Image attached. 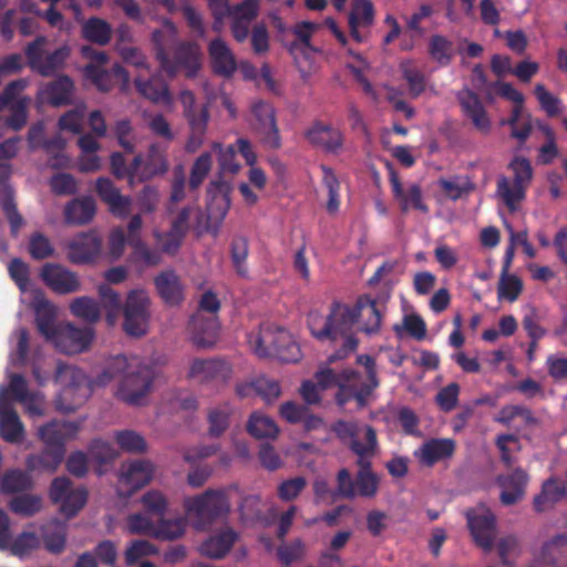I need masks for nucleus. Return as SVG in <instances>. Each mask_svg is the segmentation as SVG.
Returning a JSON list of instances; mask_svg holds the SVG:
<instances>
[{
  "instance_id": "obj_1",
  "label": "nucleus",
  "mask_w": 567,
  "mask_h": 567,
  "mask_svg": "<svg viewBox=\"0 0 567 567\" xmlns=\"http://www.w3.org/2000/svg\"><path fill=\"white\" fill-rule=\"evenodd\" d=\"M115 372H123L117 396L130 405H140L159 377L161 369L152 360L128 362L125 357L118 355L97 378V384L105 385L115 378Z\"/></svg>"
},
{
  "instance_id": "obj_2",
  "label": "nucleus",
  "mask_w": 567,
  "mask_h": 567,
  "mask_svg": "<svg viewBox=\"0 0 567 567\" xmlns=\"http://www.w3.org/2000/svg\"><path fill=\"white\" fill-rule=\"evenodd\" d=\"M249 343L259 358L276 357L282 362H298L301 358L299 344L284 328L262 324L256 334H250Z\"/></svg>"
},
{
  "instance_id": "obj_3",
  "label": "nucleus",
  "mask_w": 567,
  "mask_h": 567,
  "mask_svg": "<svg viewBox=\"0 0 567 567\" xmlns=\"http://www.w3.org/2000/svg\"><path fill=\"white\" fill-rule=\"evenodd\" d=\"M513 179L501 176L497 179L496 193L509 212H515L526 197V192L534 177V169L528 158L515 156L508 164Z\"/></svg>"
},
{
  "instance_id": "obj_4",
  "label": "nucleus",
  "mask_w": 567,
  "mask_h": 567,
  "mask_svg": "<svg viewBox=\"0 0 567 567\" xmlns=\"http://www.w3.org/2000/svg\"><path fill=\"white\" fill-rule=\"evenodd\" d=\"M55 382L63 386L56 400V409L64 413L74 412L90 394L85 373L73 365L59 362L55 370Z\"/></svg>"
},
{
  "instance_id": "obj_5",
  "label": "nucleus",
  "mask_w": 567,
  "mask_h": 567,
  "mask_svg": "<svg viewBox=\"0 0 567 567\" xmlns=\"http://www.w3.org/2000/svg\"><path fill=\"white\" fill-rule=\"evenodd\" d=\"M352 318L348 305L333 301L327 317L317 310H312L308 313L307 323L316 339L334 341L338 334L351 331Z\"/></svg>"
},
{
  "instance_id": "obj_6",
  "label": "nucleus",
  "mask_w": 567,
  "mask_h": 567,
  "mask_svg": "<svg viewBox=\"0 0 567 567\" xmlns=\"http://www.w3.org/2000/svg\"><path fill=\"white\" fill-rule=\"evenodd\" d=\"M184 507L187 514L197 518L198 524L203 527L227 516L230 511L226 492L213 488L199 495L186 497Z\"/></svg>"
},
{
  "instance_id": "obj_7",
  "label": "nucleus",
  "mask_w": 567,
  "mask_h": 567,
  "mask_svg": "<svg viewBox=\"0 0 567 567\" xmlns=\"http://www.w3.org/2000/svg\"><path fill=\"white\" fill-rule=\"evenodd\" d=\"M200 59V48L195 42L177 43L173 59L169 58L166 50L159 49L157 52L159 66L169 78L175 76L179 70H184L188 79L195 78L202 65Z\"/></svg>"
},
{
  "instance_id": "obj_8",
  "label": "nucleus",
  "mask_w": 567,
  "mask_h": 567,
  "mask_svg": "<svg viewBox=\"0 0 567 567\" xmlns=\"http://www.w3.org/2000/svg\"><path fill=\"white\" fill-rule=\"evenodd\" d=\"M151 299L144 290H132L123 306V329L132 337L146 334L151 318Z\"/></svg>"
},
{
  "instance_id": "obj_9",
  "label": "nucleus",
  "mask_w": 567,
  "mask_h": 567,
  "mask_svg": "<svg viewBox=\"0 0 567 567\" xmlns=\"http://www.w3.org/2000/svg\"><path fill=\"white\" fill-rule=\"evenodd\" d=\"M337 495L353 499L355 497L373 498L379 491L380 477L377 473L357 472L355 478L346 467L338 471L336 476Z\"/></svg>"
},
{
  "instance_id": "obj_10",
  "label": "nucleus",
  "mask_w": 567,
  "mask_h": 567,
  "mask_svg": "<svg viewBox=\"0 0 567 567\" xmlns=\"http://www.w3.org/2000/svg\"><path fill=\"white\" fill-rule=\"evenodd\" d=\"M49 496L53 504L60 505V512L71 518L86 504L87 491L84 487H73L70 478L59 476L52 481Z\"/></svg>"
},
{
  "instance_id": "obj_11",
  "label": "nucleus",
  "mask_w": 567,
  "mask_h": 567,
  "mask_svg": "<svg viewBox=\"0 0 567 567\" xmlns=\"http://www.w3.org/2000/svg\"><path fill=\"white\" fill-rule=\"evenodd\" d=\"M378 386L379 382L367 381L358 371L346 369L341 372L340 389L336 394V401L340 406H344L348 402L354 400L362 408Z\"/></svg>"
},
{
  "instance_id": "obj_12",
  "label": "nucleus",
  "mask_w": 567,
  "mask_h": 567,
  "mask_svg": "<svg viewBox=\"0 0 567 567\" xmlns=\"http://www.w3.org/2000/svg\"><path fill=\"white\" fill-rule=\"evenodd\" d=\"M465 516L475 544L489 551L496 537V517L493 512L485 506H477L467 509Z\"/></svg>"
},
{
  "instance_id": "obj_13",
  "label": "nucleus",
  "mask_w": 567,
  "mask_h": 567,
  "mask_svg": "<svg viewBox=\"0 0 567 567\" xmlns=\"http://www.w3.org/2000/svg\"><path fill=\"white\" fill-rule=\"evenodd\" d=\"M93 338V328H80L66 322L59 324L58 333L51 342L59 351L65 354H75L87 350Z\"/></svg>"
},
{
  "instance_id": "obj_14",
  "label": "nucleus",
  "mask_w": 567,
  "mask_h": 567,
  "mask_svg": "<svg viewBox=\"0 0 567 567\" xmlns=\"http://www.w3.org/2000/svg\"><path fill=\"white\" fill-rule=\"evenodd\" d=\"M254 127L261 136V141L268 148L278 150L281 147V137L276 122L274 106L265 101H257L251 105Z\"/></svg>"
},
{
  "instance_id": "obj_15",
  "label": "nucleus",
  "mask_w": 567,
  "mask_h": 567,
  "mask_svg": "<svg viewBox=\"0 0 567 567\" xmlns=\"http://www.w3.org/2000/svg\"><path fill=\"white\" fill-rule=\"evenodd\" d=\"M12 174V166L9 163H0V206L10 224V233L18 237L20 229L24 225V219L18 210L14 199V192L8 184Z\"/></svg>"
},
{
  "instance_id": "obj_16",
  "label": "nucleus",
  "mask_w": 567,
  "mask_h": 567,
  "mask_svg": "<svg viewBox=\"0 0 567 567\" xmlns=\"http://www.w3.org/2000/svg\"><path fill=\"white\" fill-rule=\"evenodd\" d=\"M258 13L259 0H243L240 3L230 6L227 16L230 19L231 35L238 43L248 39L251 22Z\"/></svg>"
},
{
  "instance_id": "obj_17",
  "label": "nucleus",
  "mask_w": 567,
  "mask_h": 567,
  "mask_svg": "<svg viewBox=\"0 0 567 567\" xmlns=\"http://www.w3.org/2000/svg\"><path fill=\"white\" fill-rule=\"evenodd\" d=\"M230 375V364L221 359H194L188 372L199 383H225Z\"/></svg>"
},
{
  "instance_id": "obj_18",
  "label": "nucleus",
  "mask_w": 567,
  "mask_h": 567,
  "mask_svg": "<svg viewBox=\"0 0 567 567\" xmlns=\"http://www.w3.org/2000/svg\"><path fill=\"white\" fill-rule=\"evenodd\" d=\"M306 140L316 147L322 148L326 153L338 154L343 147V133L330 124L316 121L306 132Z\"/></svg>"
},
{
  "instance_id": "obj_19",
  "label": "nucleus",
  "mask_w": 567,
  "mask_h": 567,
  "mask_svg": "<svg viewBox=\"0 0 567 567\" xmlns=\"http://www.w3.org/2000/svg\"><path fill=\"white\" fill-rule=\"evenodd\" d=\"M44 284L59 295H69L80 290V281L75 272L58 264H45L41 269Z\"/></svg>"
},
{
  "instance_id": "obj_20",
  "label": "nucleus",
  "mask_w": 567,
  "mask_h": 567,
  "mask_svg": "<svg viewBox=\"0 0 567 567\" xmlns=\"http://www.w3.org/2000/svg\"><path fill=\"white\" fill-rule=\"evenodd\" d=\"M348 310L351 317H353L351 320V329L358 319L363 316V332L367 334H377L380 331L383 313L378 308L377 300L372 299L370 296H360L353 307L348 306Z\"/></svg>"
},
{
  "instance_id": "obj_21",
  "label": "nucleus",
  "mask_w": 567,
  "mask_h": 567,
  "mask_svg": "<svg viewBox=\"0 0 567 567\" xmlns=\"http://www.w3.org/2000/svg\"><path fill=\"white\" fill-rule=\"evenodd\" d=\"M217 317H205L200 312L194 313L188 322V331L192 342L202 349L215 346L218 338Z\"/></svg>"
},
{
  "instance_id": "obj_22",
  "label": "nucleus",
  "mask_w": 567,
  "mask_h": 567,
  "mask_svg": "<svg viewBox=\"0 0 567 567\" xmlns=\"http://www.w3.org/2000/svg\"><path fill=\"white\" fill-rule=\"evenodd\" d=\"M95 190L112 215L125 218L130 215L132 199L121 194L120 189L109 177H99Z\"/></svg>"
},
{
  "instance_id": "obj_23",
  "label": "nucleus",
  "mask_w": 567,
  "mask_h": 567,
  "mask_svg": "<svg viewBox=\"0 0 567 567\" xmlns=\"http://www.w3.org/2000/svg\"><path fill=\"white\" fill-rule=\"evenodd\" d=\"M82 53L84 56L92 60L83 70L85 78L91 80L100 91H111L113 87V78L112 74L103 68L107 62L106 53L96 51L89 45L82 48Z\"/></svg>"
},
{
  "instance_id": "obj_24",
  "label": "nucleus",
  "mask_w": 567,
  "mask_h": 567,
  "mask_svg": "<svg viewBox=\"0 0 567 567\" xmlns=\"http://www.w3.org/2000/svg\"><path fill=\"white\" fill-rule=\"evenodd\" d=\"M24 435V426L11 402L7 400V391L0 392V436L8 443H19Z\"/></svg>"
},
{
  "instance_id": "obj_25",
  "label": "nucleus",
  "mask_w": 567,
  "mask_h": 567,
  "mask_svg": "<svg viewBox=\"0 0 567 567\" xmlns=\"http://www.w3.org/2000/svg\"><path fill=\"white\" fill-rule=\"evenodd\" d=\"M1 391H7V400L9 402V394H11L12 399L21 403L30 415H42L43 411L39 403V394L29 391L28 382L23 375L12 373L9 385L7 388L1 386Z\"/></svg>"
},
{
  "instance_id": "obj_26",
  "label": "nucleus",
  "mask_w": 567,
  "mask_h": 567,
  "mask_svg": "<svg viewBox=\"0 0 567 567\" xmlns=\"http://www.w3.org/2000/svg\"><path fill=\"white\" fill-rule=\"evenodd\" d=\"M457 100L474 127L482 134H488L492 123L478 95L471 90H463L457 94Z\"/></svg>"
},
{
  "instance_id": "obj_27",
  "label": "nucleus",
  "mask_w": 567,
  "mask_h": 567,
  "mask_svg": "<svg viewBox=\"0 0 567 567\" xmlns=\"http://www.w3.org/2000/svg\"><path fill=\"white\" fill-rule=\"evenodd\" d=\"M73 93L74 83L71 78L60 75L40 89L38 99L42 103L59 107L71 104Z\"/></svg>"
},
{
  "instance_id": "obj_28",
  "label": "nucleus",
  "mask_w": 567,
  "mask_h": 567,
  "mask_svg": "<svg viewBox=\"0 0 567 567\" xmlns=\"http://www.w3.org/2000/svg\"><path fill=\"white\" fill-rule=\"evenodd\" d=\"M101 247L102 239L95 231L82 233L69 244V259L73 264L90 262L99 256Z\"/></svg>"
},
{
  "instance_id": "obj_29",
  "label": "nucleus",
  "mask_w": 567,
  "mask_h": 567,
  "mask_svg": "<svg viewBox=\"0 0 567 567\" xmlns=\"http://www.w3.org/2000/svg\"><path fill=\"white\" fill-rule=\"evenodd\" d=\"M374 20V9L370 0H353L352 9L349 14V28L352 39L362 43L367 40L369 31H361L372 25Z\"/></svg>"
},
{
  "instance_id": "obj_30",
  "label": "nucleus",
  "mask_w": 567,
  "mask_h": 567,
  "mask_svg": "<svg viewBox=\"0 0 567 567\" xmlns=\"http://www.w3.org/2000/svg\"><path fill=\"white\" fill-rule=\"evenodd\" d=\"M455 452V441L452 439H430L414 452L415 457L424 466L432 467L441 461L449 460Z\"/></svg>"
},
{
  "instance_id": "obj_31",
  "label": "nucleus",
  "mask_w": 567,
  "mask_h": 567,
  "mask_svg": "<svg viewBox=\"0 0 567 567\" xmlns=\"http://www.w3.org/2000/svg\"><path fill=\"white\" fill-rule=\"evenodd\" d=\"M80 427L79 422L53 420L39 429V437L48 446L65 447V442L75 437Z\"/></svg>"
},
{
  "instance_id": "obj_32",
  "label": "nucleus",
  "mask_w": 567,
  "mask_h": 567,
  "mask_svg": "<svg viewBox=\"0 0 567 567\" xmlns=\"http://www.w3.org/2000/svg\"><path fill=\"white\" fill-rule=\"evenodd\" d=\"M154 286L165 305L179 306L184 301V285L175 270L161 271L154 278Z\"/></svg>"
},
{
  "instance_id": "obj_33",
  "label": "nucleus",
  "mask_w": 567,
  "mask_h": 567,
  "mask_svg": "<svg viewBox=\"0 0 567 567\" xmlns=\"http://www.w3.org/2000/svg\"><path fill=\"white\" fill-rule=\"evenodd\" d=\"M528 474L520 467L515 468L508 475H501L497 477V483L502 487L501 502L509 506L519 502L526 491L528 483Z\"/></svg>"
},
{
  "instance_id": "obj_34",
  "label": "nucleus",
  "mask_w": 567,
  "mask_h": 567,
  "mask_svg": "<svg viewBox=\"0 0 567 567\" xmlns=\"http://www.w3.org/2000/svg\"><path fill=\"white\" fill-rule=\"evenodd\" d=\"M168 171L166 150L158 144H152L147 151L145 161L138 165L135 173L136 183H144L156 176L164 175Z\"/></svg>"
},
{
  "instance_id": "obj_35",
  "label": "nucleus",
  "mask_w": 567,
  "mask_h": 567,
  "mask_svg": "<svg viewBox=\"0 0 567 567\" xmlns=\"http://www.w3.org/2000/svg\"><path fill=\"white\" fill-rule=\"evenodd\" d=\"M208 53L215 74L229 78L236 72L237 63L235 55L223 39L216 38L212 40L208 45Z\"/></svg>"
},
{
  "instance_id": "obj_36",
  "label": "nucleus",
  "mask_w": 567,
  "mask_h": 567,
  "mask_svg": "<svg viewBox=\"0 0 567 567\" xmlns=\"http://www.w3.org/2000/svg\"><path fill=\"white\" fill-rule=\"evenodd\" d=\"M154 468L148 461H134L123 464L120 482L128 487V494L144 487L153 477Z\"/></svg>"
},
{
  "instance_id": "obj_37",
  "label": "nucleus",
  "mask_w": 567,
  "mask_h": 567,
  "mask_svg": "<svg viewBox=\"0 0 567 567\" xmlns=\"http://www.w3.org/2000/svg\"><path fill=\"white\" fill-rule=\"evenodd\" d=\"M390 185L394 198L399 202L403 213L410 208L426 212L427 207L422 203V192L417 184H412L406 190L403 188L400 177L394 169H390Z\"/></svg>"
},
{
  "instance_id": "obj_38",
  "label": "nucleus",
  "mask_w": 567,
  "mask_h": 567,
  "mask_svg": "<svg viewBox=\"0 0 567 567\" xmlns=\"http://www.w3.org/2000/svg\"><path fill=\"white\" fill-rule=\"evenodd\" d=\"M95 214L96 205L91 196L74 198L64 208L65 223L71 225L89 224Z\"/></svg>"
},
{
  "instance_id": "obj_39",
  "label": "nucleus",
  "mask_w": 567,
  "mask_h": 567,
  "mask_svg": "<svg viewBox=\"0 0 567 567\" xmlns=\"http://www.w3.org/2000/svg\"><path fill=\"white\" fill-rule=\"evenodd\" d=\"M365 443L353 442L350 450L358 455L357 465L358 472L374 473L372 470L371 457L374 456L378 449L377 432L371 425H365Z\"/></svg>"
},
{
  "instance_id": "obj_40",
  "label": "nucleus",
  "mask_w": 567,
  "mask_h": 567,
  "mask_svg": "<svg viewBox=\"0 0 567 567\" xmlns=\"http://www.w3.org/2000/svg\"><path fill=\"white\" fill-rule=\"evenodd\" d=\"M34 481L30 473L20 468L7 470L0 480V493L3 495L22 494L33 489Z\"/></svg>"
},
{
  "instance_id": "obj_41",
  "label": "nucleus",
  "mask_w": 567,
  "mask_h": 567,
  "mask_svg": "<svg viewBox=\"0 0 567 567\" xmlns=\"http://www.w3.org/2000/svg\"><path fill=\"white\" fill-rule=\"evenodd\" d=\"M539 559L553 567H567V533L557 534L546 542L540 549Z\"/></svg>"
},
{
  "instance_id": "obj_42",
  "label": "nucleus",
  "mask_w": 567,
  "mask_h": 567,
  "mask_svg": "<svg viewBox=\"0 0 567 567\" xmlns=\"http://www.w3.org/2000/svg\"><path fill=\"white\" fill-rule=\"evenodd\" d=\"M236 539L237 534L233 529L226 528L203 542L200 553L209 558H223L230 550Z\"/></svg>"
},
{
  "instance_id": "obj_43",
  "label": "nucleus",
  "mask_w": 567,
  "mask_h": 567,
  "mask_svg": "<svg viewBox=\"0 0 567 567\" xmlns=\"http://www.w3.org/2000/svg\"><path fill=\"white\" fill-rule=\"evenodd\" d=\"M565 496H567L565 482L550 477L544 482L542 492L535 496L534 508L536 512H544Z\"/></svg>"
},
{
  "instance_id": "obj_44",
  "label": "nucleus",
  "mask_w": 567,
  "mask_h": 567,
  "mask_svg": "<svg viewBox=\"0 0 567 567\" xmlns=\"http://www.w3.org/2000/svg\"><path fill=\"white\" fill-rule=\"evenodd\" d=\"M137 91L152 102L169 103L172 97L167 83L161 76H152L148 80H135Z\"/></svg>"
},
{
  "instance_id": "obj_45",
  "label": "nucleus",
  "mask_w": 567,
  "mask_h": 567,
  "mask_svg": "<svg viewBox=\"0 0 567 567\" xmlns=\"http://www.w3.org/2000/svg\"><path fill=\"white\" fill-rule=\"evenodd\" d=\"M113 30L111 24L101 18L91 17L82 25V35L85 40L106 45L112 39Z\"/></svg>"
},
{
  "instance_id": "obj_46",
  "label": "nucleus",
  "mask_w": 567,
  "mask_h": 567,
  "mask_svg": "<svg viewBox=\"0 0 567 567\" xmlns=\"http://www.w3.org/2000/svg\"><path fill=\"white\" fill-rule=\"evenodd\" d=\"M42 507V497L28 492L16 495L8 502V508L10 512L21 517H33L41 512Z\"/></svg>"
},
{
  "instance_id": "obj_47",
  "label": "nucleus",
  "mask_w": 567,
  "mask_h": 567,
  "mask_svg": "<svg viewBox=\"0 0 567 567\" xmlns=\"http://www.w3.org/2000/svg\"><path fill=\"white\" fill-rule=\"evenodd\" d=\"M427 53L440 66H447L455 55L454 44L445 35L433 34L429 39Z\"/></svg>"
},
{
  "instance_id": "obj_48",
  "label": "nucleus",
  "mask_w": 567,
  "mask_h": 567,
  "mask_svg": "<svg viewBox=\"0 0 567 567\" xmlns=\"http://www.w3.org/2000/svg\"><path fill=\"white\" fill-rule=\"evenodd\" d=\"M55 308L49 301L43 300L35 308V323L39 332L48 340L52 341L59 330L55 324Z\"/></svg>"
},
{
  "instance_id": "obj_49",
  "label": "nucleus",
  "mask_w": 567,
  "mask_h": 567,
  "mask_svg": "<svg viewBox=\"0 0 567 567\" xmlns=\"http://www.w3.org/2000/svg\"><path fill=\"white\" fill-rule=\"evenodd\" d=\"M142 163V154H137L130 165L126 164L124 155L120 152H114L110 158L111 172L117 179H127L130 186L136 184L135 173L138 165Z\"/></svg>"
},
{
  "instance_id": "obj_50",
  "label": "nucleus",
  "mask_w": 567,
  "mask_h": 567,
  "mask_svg": "<svg viewBox=\"0 0 567 567\" xmlns=\"http://www.w3.org/2000/svg\"><path fill=\"white\" fill-rule=\"evenodd\" d=\"M233 408L229 403L219 404L208 412V434L212 437L221 436L230 425Z\"/></svg>"
},
{
  "instance_id": "obj_51",
  "label": "nucleus",
  "mask_w": 567,
  "mask_h": 567,
  "mask_svg": "<svg viewBox=\"0 0 567 567\" xmlns=\"http://www.w3.org/2000/svg\"><path fill=\"white\" fill-rule=\"evenodd\" d=\"M247 432L256 439H275L279 427L271 417L255 412L247 422Z\"/></svg>"
},
{
  "instance_id": "obj_52",
  "label": "nucleus",
  "mask_w": 567,
  "mask_h": 567,
  "mask_svg": "<svg viewBox=\"0 0 567 567\" xmlns=\"http://www.w3.org/2000/svg\"><path fill=\"white\" fill-rule=\"evenodd\" d=\"M42 538L45 548L52 554H60L66 542L65 527L58 520H53L42 527Z\"/></svg>"
},
{
  "instance_id": "obj_53",
  "label": "nucleus",
  "mask_w": 567,
  "mask_h": 567,
  "mask_svg": "<svg viewBox=\"0 0 567 567\" xmlns=\"http://www.w3.org/2000/svg\"><path fill=\"white\" fill-rule=\"evenodd\" d=\"M101 306L106 311V320L113 324L120 315L123 305L120 295L109 285L102 284L97 288Z\"/></svg>"
},
{
  "instance_id": "obj_54",
  "label": "nucleus",
  "mask_w": 567,
  "mask_h": 567,
  "mask_svg": "<svg viewBox=\"0 0 567 567\" xmlns=\"http://www.w3.org/2000/svg\"><path fill=\"white\" fill-rule=\"evenodd\" d=\"M71 312L90 323H94L100 320L101 307L97 301L91 297H79L75 298L71 306Z\"/></svg>"
},
{
  "instance_id": "obj_55",
  "label": "nucleus",
  "mask_w": 567,
  "mask_h": 567,
  "mask_svg": "<svg viewBox=\"0 0 567 567\" xmlns=\"http://www.w3.org/2000/svg\"><path fill=\"white\" fill-rule=\"evenodd\" d=\"M323 177L322 183L328 190L327 210L329 214H336L340 207V183L332 168L321 166Z\"/></svg>"
},
{
  "instance_id": "obj_56",
  "label": "nucleus",
  "mask_w": 567,
  "mask_h": 567,
  "mask_svg": "<svg viewBox=\"0 0 567 567\" xmlns=\"http://www.w3.org/2000/svg\"><path fill=\"white\" fill-rule=\"evenodd\" d=\"M249 252L248 240L245 237H235L230 245V256L234 268L240 277L248 275V268L246 265Z\"/></svg>"
},
{
  "instance_id": "obj_57",
  "label": "nucleus",
  "mask_w": 567,
  "mask_h": 567,
  "mask_svg": "<svg viewBox=\"0 0 567 567\" xmlns=\"http://www.w3.org/2000/svg\"><path fill=\"white\" fill-rule=\"evenodd\" d=\"M70 55V49L66 45L55 49L53 52L45 55L39 64L37 72L43 76H50L55 71L60 70Z\"/></svg>"
},
{
  "instance_id": "obj_58",
  "label": "nucleus",
  "mask_w": 567,
  "mask_h": 567,
  "mask_svg": "<svg viewBox=\"0 0 567 567\" xmlns=\"http://www.w3.org/2000/svg\"><path fill=\"white\" fill-rule=\"evenodd\" d=\"M142 505L146 512L151 516L156 518H163L167 511V499L163 493L159 491H148L142 496Z\"/></svg>"
},
{
  "instance_id": "obj_59",
  "label": "nucleus",
  "mask_w": 567,
  "mask_h": 567,
  "mask_svg": "<svg viewBox=\"0 0 567 567\" xmlns=\"http://www.w3.org/2000/svg\"><path fill=\"white\" fill-rule=\"evenodd\" d=\"M212 168V155L208 152L200 154L192 165L188 186L190 189H197Z\"/></svg>"
},
{
  "instance_id": "obj_60",
  "label": "nucleus",
  "mask_w": 567,
  "mask_h": 567,
  "mask_svg": "<svg viewBox=\"0 0 567 567\" xmlns=\"http://www.w3.org/2000/svg\"><path fill=\"white\" fill-rule=\"evenodd\" d=\"M40 540L33 532H22L10 544V551L17 557H24L37 549Z\"/></svg>"
},
{
  "instance_id": "obj_61",
  "label": "nucleus",
  "mask_w": 567,
  "mask_h": 567,
  "mask_svg": "<svg viewBox=\"0 0 567 567\" xmlns=\"http://www.w3.org/2000/svg\"><path fill=\"white\" fill-rule=\"evenodd\" d=\"M534 94L542 110L545 111L549 117L557 116L561 113L560 100L548 92L544 84H536Z\"/></svg>"
},
{
  "instance_id": "obj_62",
  "label": "nucleus",
  "mask_w": 567,
  "mask_h": 567,
  "mask_svg": "<svg viewBox=\"0 0 567 567\" xmlns=\"http://www.w3.org/2000/svg\"><path fill=\"white\" fill-rule=\"evenodd\" d=\"M30 99L20 97L10 106V115L7 117V125L13 131H20L28 121V106Z\"/></svg>"
},
{
  "instance_id": "obj_63",
  "label": "nucleus",
  "mask_w": 567,
  "mask_h": 567,
  "mask_svg": "<svg viewBox=\"0 0 567 567\" xmlns=\"http://www.w3.org/2000/svg\"><path fill=\"white\" fill-rule=\"evenodd\" d=\"M29 254L34 260H43L53 256L54 248L47 236L34 233L29 240Z\"/></svg>"
},
{
  "instance_id": "obj_64",
  "label": "nucleus",
  "mask_w": 567,
  "mask_h": 567,
  "mask_svg": "<svg viewBox=\"0 0 567 567\" xmlns=\"http://www.w3.org/2000/svg\"><path fill=\"white\" fill-rule=\"evenodd\" d=\"M115 440L120 447L127 452L142 453L146 450L144 437L135 431H120L115 434Z\"/></svg>"
}]
</instances>
